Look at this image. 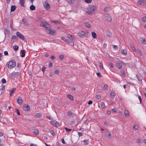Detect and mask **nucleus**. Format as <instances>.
Instances as JSON below:
<instances>
[{
	"label": "nucleus",
	"mask_w": 146,
	"mask_h": 146,
	"mask_svg": "<svg viewBox=\"0 0 146 146\" xmlns=\"http://www.w3.org/2000/svg\"><path fill=\"white\" fill-rule=\"evenodd\" d=\"M67 96L71 100H73L74 98L70 94H68L67 95Z\"/></svg>",
	"instance_id": "nucleus-35"
},
{
	"label": "nucleus",
	"mask_w": 146,
	"mask_h": 146,
	"mask_svg": "<svg viewBox=\"0 0 146 146\" xmlns=\"http://www.w3.org/2000/svg\"><path fill=\"white\" fill-rule=\"evenodd\" d=\"M106 136L108 138L110 139L112 137V135L111 133L109 131H107L106 133Z\"/></svg>",
	"instance_id": "nucleus-13"
},
{
	"label": "nucleus",
	"mask_w": 146,
	"mask_h": 146,
	"mask_svg": "<svg viewBox=\"0 0 146 146\" xmlns=\"http://www.w3.org/2000/svg\"><path fill=\"white\" fill-rule=\"evenodd\" d=\"M85 25L88 28H90L91 27V26L90 24L88 23H85Z\"/></svg>",
	"instance_id": "nucleus-45"
},
{
	"label": "nucleus",
	"mask_w": 146,
	"mask_h": 146,
	"mask_svg": "<svg viewBox=\"0 0 146 146\" xmlns=\"http://www.w3.org/2000/svg\"><path fill=\"white\" fill-rule=\"evenodd\" d=\"M111 111L113 112H116L117 110L116 108H114L111 110Z\"/></svg>",
	"instance_id": "nucleus-61"
},
{
	"label": "nucleus",
	"mask_w": 146,
	"mask_h": 146,
	"mask_svg": "<svg viewBox=\"0 0 146 146\" xmlns=\"http://www.w3.org/2000/svg\"><path fill=\"white\" fill-rule=\"evenodd\" d=\"M42 116L41 114L40 113H37L35 115V117H40Z\"/></svg>",
	"instance_id": "nucleus-32"
},
{
	"label": "nucleus",
	"mask_w": 146,
	"mask_h": 146,
	"mask_svg": "<svg viewBox=\"0 0 146 146\" xmlns=\"http://www.w3.org/2000/svg\"><path fill=\"white\" fill-rule=\"evenodd\" d=\"M50 132L53 136H54L55 135L54 131L52 130H50Z\"/></svg>",
	"instance_id": "nucleus-39"
},
{
	"label": "nucleus",
	"mask_w": 146,
	"mask_h": 146,
	"mask_svg": "<svg viewBox=\"0 0 146 146\" xmlns=\"http://www.w3.org/2000/svg\"><path fill=\"white\" fill-rule=\"evenodd\" d=\"M98 63L99 64V66L100 68H101L102 69H103V64L100 61H98Z\"/></svg>",
	"instance_id": "nucleus-34"
},
{
	"label": "nucleus",
	"mask_w": 146,
	"mask_h": 146,
	"mask_svg": "<svg viewBox=\"0 0 146 146\" xmlns=\"http://www.w3.org/2000/svg\"><path fill=\"white\" fill-rule=\"evenodd\" d=\"M97 9L96 6L93 5L90 6L88 9L87 13L89 15H91L93 13L94 11Z\"/></svg>",
	"instance_id": "nucleus-1"
},
{
	"label": "nucleus",
	"mask_w": 146,
	"mask_h": 146,
	"mask_svg": "<svg viewBox=\"0 0 146 146\" xmlns=\"http://www.w3.org/2000/svg\"><path fill=\"white\" fill-rule=\"evenodd\" d=\"M113 45V48L114 49H117H117L118 47L117 46L115 45Z\"/></svg>",
	"instance_id": "nucleus-62"
},
{
	"label": "nucleus",
	"mask_w": 146,
	"mask_h": 146,
	"mask_svg": "<svg viewBox=\"0 0 146 146\" xmlns=\"http://www.w3.org/2000/svg\"><path fill=\"white\" fill-rule=\"evenodd\" d=\"M64 129H65L66 131L68 132H70L72 130V129L68 128L66 127H64Z\"/></svg>",
	"instance_id": "nucleus-42"
},
{
	"label": "nucleus",
	"mask_w": 146,
	"mask_h": 146,
	"mask_svg": "<svg viewBox=\"0 0 146 146\" xmlns=\"http://www.w3.org/2000/svg\"><path fill=\"white\" fill-rule=\"evenodd\" d=\"M44 6L45 8L46 9H48L50 8V5L49 3L47 2H44Z\"/></svg>",
	"instance_id": "nucleus-11"
},
{
	"label": "nucleus",
	"mask_w": 146,
	"mask_h": 146,
	"mask_svg": "<svg viewBox=\"0 0 146 146\" xmlns=\"http://www.w3.org/2000/svg\"><path fill=\"white\" fill-rule=\"evenodd\" d=\"M138 98L140 102V104H141L142 102V100H141V98L140 96H138Z\"/></svg>",
	"instance_id": "nucleus-46"
},
{
	"label": "nucleus",
	"mask_w": 146,
	"mask_h": 146,
	"mask_svg": "<svg viewBox=\"0 0 146 146\" xmlns=\"http://www.w3.org/2000/svg\"><path fill=\"white\" fill-rule=\"evenodd\" d=\"M15 112L19 115H20V113L19 112V111L18 109H16L15 110Z\"/></svg>",
	"instance_id": "nucleus-54"
},
{
	"label": "nucleus",
	"mask_w": 146,
	"mask_h": 146,
	"mask_svg": "<svg viewBox=\"0 0 146 146\" xmlns=\"http://www.w3.org/2000/svg\"><path fill=\"white\" fill-rule=\"evenodd\" d=\"M46 68L44 66H43L42 67V72H44L45 69H46Z\"/></svg>",
	"instance_id": "nucleus-59"
},
{
	"label": "nucleus",
	"mask_w": 146,
	"mask_h": 146,
	"mask_svg": "<svg viewBox=\"0 0 146 146\" xmlns=\"http://www.w3.org/2000/svg\"><path fill=\"white\" fill-rule=\"evenodd\" d=\"M21 53L22 54V55H21V57L22 58L24 57L25 56V51L23 50H21Z\"/></svg>",
	"instance_id": "nucleus-27"
},
{
	"label": "nucleus",
	"mask_w": 146,
	"mask_h": 146,
	"mask_svg": "<svg viewBox=\"0 0 146 146\" xmlns=\"http://www.w3.org/2000/svg\"><path fill=\"white\" fill-rule=\"evenodd\" d=\"M13 48L15 50H17L19 48V46L17 45H15L13 46Z\"/></svg>",
	"instance_id": "nucleus-36"
},
{
	"label": "nucleus",
	"mask_w": 146,
	"mask_h": 146,
	"mask_svg": "<svg viewBox=\"0 0 146 146\" xmlns=\"http://www.w3.org/2000/svg\"><path fill=\"white\" fill-rule=\"evenodd\" d=\"M40 25L42 27L46 28V29L50 28L51 27L50 25L45 21L41 22Z\"/></svg>",
	"instance_id": "nucleus-2"
},
{
	"label": "nucleus",
	"mask_w": 146,
	"mask_h": 146,
	"mask_svg": "<svg viewBox=\"0 0 146 146\" xmlns=\"http://www.w3.org/2000/svg\"><path fill=\"white\" fill-rule=\"evenodd\" d=\"M22 21L25 25H27L28 24V22L26 19L24 18L22 20Z\"/></svg>",
	"instance_id": "nucleus-17"
},
{
	"label": "nucleus",
	"mask_w": 146,
	"mask_h": 146,
	"mask_svg": "<svg viewBox=\"0 0 146 146\" xmlns=\"http://www.w3.org/2000/svg\"><path fill=\"white\" fill-rule=\"evenodd\" d=\"M16 65V63L14 60H11L9 62L8 64V67L9 68H13Z\"/></svg>",
	"instance_id": "nucleus-4"
},
{
	"label": "nucleus",
	"mask_w": 146,
	"mask_h": 146,
	"mask_svg": "<svg viewBox=\"0 0 146 146\" xmlns=\"http://www.w3.org/2000/svg\"><path fill=\"white\" fill-rule=\"evenodd\" d=\"M73 114L71 111H69L68 113V115L69 116L72 115Z\"/></svg>",
	"instance_id": "nucleus-53"
},
{
	"label": "nucleus",
	"mask_w": 146,
	"mask_h": 146,
	"mask_svg": "<svg viewBox=\"0 0 146 146\" xmlns=\"http://www.w3.org/2000/svg\"><path fill=\"white\" fill-rule=\"evenodd\" d=\"M31 10L33 11L35 9V7L33 5H31L30 7Z\"/></svg>",
	"instance_id": "nucleus-31"
},
{
	"label": "nucleus",
	"mask_w": 146,
	"mask_h": 146,
	"mask_svg": "<svg viewBox=\"0 0 146 146\" xmlns=\"http://www.w3.org/2000/svg\"><path fill=\"white\" fill-rule=\"evenodd\" d=\"M59 58L61 60L64 58V56L63 55H60L59 56Z\"/></svg>",
	"instance_id": "nucleus-51"
},
{
	"label": "nucleus",
	"mask_w": 146,
	"mask_h": 146,
	"mask_svg": "<svg viewBox=\"0 0 146 146\" xmlns=\"http://www.w3.org/2000/svg\"><path fill=\"white\" fill-rule=\"evenodd\" d=\"M16 8V7L15 5H12L11 7V12H13L14 11Z\"/></svg>",
	"instance_id": "nucleus-19"
},
{
	"label": "nucleus",
	"mask_w": 146,
	"mask_h": 146,
	"mask_svg": "<svg viewBox=\"0 0 146 146\" xmlns=\"http://www.w3.org/2000/svg\"><path fill=\"white\" fill-rule=\"evenodd\" d=\"M137 142L138 143H141L142 142V141L140 140V139H138L137 140Z\"/></svg>",
	"instance_id": "nucleus-57"
},
{
	"label": "nucleus",
	"mask_w": 146,
	"mask_h": 146,
	"mask_svg": "<svg viewBox=\"0 0 146 146\" xmlns=\"http://www.w3.org/2000/svg\"><path fill=\"white\" fill-rule=\"evenodd\" d=\"M116 67L119 69H121L122 68V65L120 63H117L116 65Z\"/></svg>",
	"instance_id": "nucleus-26"
},
{
	"label": "nucleus",
	"mask_w": 146,
	"mask_h": 146,
	"mask_svg": "<svg viewBox=\"0 0 146 146\" xmlns=\"http://www.w3.org/2000/svg\"><path fill=\"white\" fill-rule=\"evenodd\" d=\"M16 35L17 37H18L20 39H21L23 40H24L25 38L24 36L21 34L19 32H17L16 33Z\"/></svg>",
	"instance_id": "nucleus-5"
},
{
	"label": "nucleus",
	"mask_w": 146,
	"mask_h": 146,
	"mask_svg": "<svg viewBox=\"0 0 146 146\" xmlns=\"http://www.w3.org/2000/svg\"><path fill=\"white\" fill-rule=\"evenodd\" d=\"M137 3L141 5H146V1L143 0H139L137 1Z\"/></svg>",
	"instance_id": "nucleus-6"
},
{
	"label": "nucleus",
	"mask_w": 146,
	"mask_h": 146,
	"mask_svg": "<svg viewBox=\"0 0 146 146\" xmlns=\"http://www.w3.org/2000/svg\"><path fill=\"white\" fill-rule=\"evenodd\" d=\"M52 125L56 127H58L60 126L58 122L55 120H52L50 121Z\"/></svg>",
	"instance_id": "nucleus-7"
},
{
	"label": "nucleus",
	"mask_w": 146,
	"mask_h": 146,
	"mask_svg": "<svg viewBox=\"0 0 146 146\" xmlns=\"http://www.w3.org/2000/svg\"><path fill=\"white\" fill-rule=\"evenodd\" d=\"M130 46L131 48L134 51H136V49L135 47L134 46L133 44H130Z\"/></svg>",
	"instance_id": "nucleus-24"
},
{
	"label": "nucleus",
	"mask_w": 146,
	"mask_h": 146,
	"mask_svg": "<svg viewBox=\"0 0 146 146\" xmlns=\"http://www.w3.org/2000/svg\"><path fill=\"white\" fill-rule=\"evenodd\" d=\"M20 5L23 7H25L24 3L25 0H20Z\"/></svg>",
	"instance_id": "nucleus-20"
},
{
	"label": "nucleus",
	"mask_w": 146,
	"mask_h": 146,
	"mask_svg": "<svg viewBox=\"0 0 146 146\" xmlns=\"http://www.w3.org/2000/svg\"><path fill=\"white\" fill-rule=\"evenodd\" d=\"M105 19L108 21H110L111 20V18L110 15L108 14H106L104 15Z\"/></svg>",
	"instance_id": "nucleus-10"
},
{
	"label": "nucleus",
	"mask_w": 146,
	"mask_h": 146,
	"mask_svg": "<svg viewBox=\"0 0 146 146\" xmlns=\"http://www.w3.org/2000/svg\"><path fill=\"white\" fill-rule=\"evenodd\" d=\"M16 89L15 88H13L10 91V96H11L13 95V94L15 91Z\"/></svg>",
	"instance_id": "nucleus-15"
},
{
	"label": "nucleus",
	"mask_w": 146,
	"mask_h": 146,
	"mask_svg": "<svg viewBox=\"0 0 146 146\" xmlns=\"http://www.w3.org/2000/svg\"><path fill=\"white\" fill-rule=\"evenodd\" d=\"M46 32L48 34L51 35H54L56 33V31L55 30L50 29V28L46 29Z\"/></svg>",
	"instance_id": "nucleus-3"
},
{
	"label": "nucleus",
	"mask_w": 146,
	"mask_h": 146,
	"mask_svg": "<svg viewBox=\"0 0 146 146\" xmlns=\"http://www.w3.org/2000/svg\"><path fill=\"white\" fill-rule=\"evenodd\" d=\"M69 44H70L71 45L73 46L74 44V43L73 41L72 40H70V41L69 42Z\"/></svg>",
	"instance_id": "nucleus-47"
},
{
	"label": "nucleus",
	"mask_w": 146,
	"mask_h": 146,
	"mask_svg": "<svg viewBox=\"0 0 146 146\" xmlns=\"http://www.w3.org/2000/svg\"><path fill=\"white\" fill-rule=\"evenodd\" d=\"M59 72V70H56L54 71V72L55 74H58Z\"/></svg>",
	"instance_id": "nucleus-58"
},
{
	"label": "nucleus",
	"mask_w": 146,
	"mask_h": 146,
	"mask_svg": "<svg viewBox=\"0 0 146 146\" xmlns=\"http://www.w3.org/2000/svg\"><path fill=\"white\" fill-rule=\"evenodd\" d=\"M124 114L127 117H128L129 116V113L128 111L127 110H124Z\"/></svg>",
	"instance_id": "nucleus-25"
},
{
	"label": "nucleus",
	"mask_w": 146,
	"mask_h": 146,
	"mask_svg": "<svg viewBox=\"0 0 146 146\" xmlns=\"http://www.w3.org/2000/svg\"><path fill=\"white\" fill-rule=\"evenodd\" d=\"M4 54L5 55H8V52L7 51H4Z\"/></svg>",
	"instance_id": "nucleus-64"
},
{
	"label": "nucleus",
	"mask_w": 146,
	"mask_h": 146,
	"mask_svg": "<svg viewBox=\"0 0 146 146\" xmlns=\"http://www.w3.org/2000/svg\"><path fill=\"white\" fill-rule=\"evenodd\" d=\"M67 36L69 39H70V40H72L74 38V37L71 35L67 34Z\"/></svg>",
	"instance_id": "nucleus-18"
},
{
	"label": "nucleus",
	"mask_w": 146,
	"mask_h": 146,
	"mask_svg": "<svg viewBox=\"0 0 146 146\" xmlns=\"http://www.w3.org/2000/svg\"><path fill=\"white\" fill-rule=\"evenodd\" d=\"M138 53L141 56H143L142 52L141 50H138Z\"/></svg>",
	"instance_id": "nucleus-40"
},
{
	"label": "nucleus",
	"mask_w": 146,
	"mask_h": 146,
	"mask_svg": "<svg viewBox=\"0 0 146 146\" xmlns=\"http://www.w3.org/2000/svg\"><path fill=\"white\" fill-rule=\"evenodd\" d=\"M101 108H105V105L104 103L102 102L101 104Z\"/></svg>",
	"instance_id": "nucleus-41"
},
{
	"label": "nucleus",
	"mask_w": 146,
	"mask_h": 146,
	"mask_svg": "<svg viewBox=\"0 0 146 146\" xmlns=\"http://www.w3.org/2000/svg\"><path fill=\"white\" fill-rule=\"evenodd\" d=\"M121 74L122 75V76L123 77L125 76V71L123 70H121Z\"/></svg>",
	"instance_id": "nucleus-38"
},
{
	"label": "nucleus",
	"mask_w": 146,
	"mask_h": 146,
	"mask_svg": "<svg viewBox=\"0 0 146 146\" xmlns=\"http://www.w3.org/2000/svg\"><path fill=\"white\" fill-rule=\"evenodd\" d=\"M32 132L35 135H38L39 134V132L37 129H32Z\"/></svg>",
	"instance_id": "nucleus-12"
},
{
	"label": "nucleus",
	"mask_w": 146,
	"mask_h": 146,
	"mask_svg": "<svg viewBox=\"0 0 146 146\" xmlns=\"http://www.w3.org/2000/svg\"><path fill=\"white\" fill-rule=\"evenodd\" d=\"M142 20L143 22H146V17H145L142 18Z\"/></svg>",
	"instance_id": "nucleus-44"
},
{
	"label": "nucleus",
	"mask_w": 146,
	"mask_h": 146,
	"mask_svg": "<svg viewBox=\"0 0 146 146\" xmlns=\"http://www.w3.org/2000/svg\"><path fill=\"white\" fill-rule=\"evenodd\" d=\"M143 37H141L140 39H143L141 40V42L143 44L145 45L146 44V40L145 39H143Z\"/></svg>",
	"instance_id": "nucleus-21"
},
{
	"label": "nucleus",
	"mask_w": 146,
	"mask_h": 146,
	"mask_svg": "<svg viewBox=\"0 0 146 146\" xmlns=\"http://www.w3.org/2000/svg\"><path fill=\"white\" fill-rule=\"evenodd\" d=\"M92 0H84V1L86 3H90L92 2Z\"/></svg>",
	"instance_id": "nucleus-50"
},
{
	"label": "nucleus",
	"mask_w": 146,
	"mask_h": 146,
	"mask_svg": "<svg viewBox=\"0 0 146 146\" xmlns=\"http://www.w3.org/2000/svg\"><path fill=\"white\" fill-rule=\"evenodd\" d=\"M106 35L109 37H111L112 36V33L110 31H107L106 33Z\"/></svg>",
	"instance_id": "nucleus-28"
},
{
	"label": "nucleus",
	"mask_w": 146,
	"mask_h": 146,
	"mask_svg": "<svg viewBox=\"0 0 146 146\" xmlns=\"http://www.w3.org/2000/svg\"><path fill=\"white\" fill-rule=\"evenodd\" d=\"M19 73L18 72L13 73L11 74V76H14V77H17L19 75Z\"/></svg>",
	"instance_id": "nucleus-16"
},
{
	"label": "nucleus",
	"mask_w": 146,
	"mask_h": 146,
	"mask_svg": "<svg viewBox=\"0 0 146 146\" xmlns=\"http://www.w3.org/2000/svg\"><path fill=\"white\" fill-rule=\"evenodd\" d=\"M138 128V125H135L133 126V128L135 130H137Z\"/></svg>",
	"instance_id": "nucleus-37"
},
{
	"label": "nucleus",
	"mask_w": 146,
	"mask_h": 146,
	"mask_svg": "<svg viewBox=\"0 0 146 146\" xmlns=\"http://www.w3.org/2000/svg\"><path fill=\"white\" fill-rule=\"evenodd\" d=\"M109 66L111 68H113V66L111 62H110L109 63Z\"/></svg>",
	"instance_id": "nucleus-49"
},
{
	"label": "nucleus",
	"mask_w": 146,
	"mask_h": 146,
	"mask_svg": "<svg viewBox=\"0 0 146 146\" xmlns=\"http://www.w3.org/2000/svg\"><path fill=\"white\" fill-rule=\"evenodd\" d=\"M11 40H14L13 41H15L17 40V38L15 36H13L11 37Z\"/></svg>",
	"instance_id": "nucleus-33"
},
{
	"label": "nucleus",
	"mask_w": 146,
	"mask_h": 146,
	"mask_svg": "<svg viewBox=\"0 0 146 146\" xmlns=\"http://www.w3.org/2000/svg\"><path fill=\"white\" fill-rule=\"evenodd\" d=\"M78 133L79 137L81 136L83 134L81 132H78Z\"/></svg>",
	"instance_id": "nucleus-56"
},
{
	"label": "nucleus",
	"mask_w": 146,
	"mask_h": 146,
	"mask_svg": "<svg viewBox=\"0 0 146 146\" xmlns=\"http://www.w3.org/2000/svg\"><path fill=\"white\" fill-rule=\"evenodd\" d=\"M23 109L25 111H28L30 110V108L28 105L25 104L23 107Z\"/></svg>",
	"instance_id": "nucleus-9"
},
{
	"label": "nucleus",
	"mask_w": 146,
	"mask_h": 146,
	"mask_svg": "<svg viewBox=\"0 0 146 146\" xmlns=\"http://www.w3.org/2000/svg\"><path fill=\"white\" fill-rule=\"evenodd\" d=\"M17 102L18 104L19 105H22L23 102V100L21 97H19L17 98Z\"/></svg>",
	"instance_id": "nucleus-8"
},
{
	"label": "nucleus",
	"mask_w": 146,
	"mask_h": 146,
	"mask_svg": "<svg viewBox=\"0 0 146 146\" xmlns=\"http://www.w3.org/2000/svg\"><path fill=\"white\" fill-rule=\"evenodd\" d=\"M109 9L110 8L109 7H105L104 8V11L106 12H107Z\"/></svg>",
	"instance_id": "nucleus-55"
},
{
	"label": "nucleus",
	"mask_w": 146,
	"mask_h": 146,
	"mask_svg": "<svg viewBox=\"0 0 146 146\" xmlns=\"http://www.w3.org/2000/svg\"><path fill=\"white\" fill-rule=\"evenodd\" d=\"M103 88L104 90H107L108 88V85L107 84H105L104 85Z\"/></svg>",
	"instance_id": "nucleus-52"
},
{
	"label": "nucleus",
	"mask_w": 146,
	"mask_h": 146,
	"mask_svg": "<svg viewBox=\"0 0 146 146\" xmlns=\"http://www.w3.org/2000/svg\"><path fill=\"white\" fill-rule=\"evenodd\" d=\"M110 96L111 98H113L115 96V93L114 92H111L110 94Z\"/></svg>",
	"instance_id": "nucleus-22"
},
{
	"label": "nucleus",
	"mask_w": 146,
	"mask_h": 146,
	"mask_svg": "<svg viewBox=\"0 0 146 146\" xmlns=\"http://www.w3.org/2000/svg\"><path fill=\"white\" fill-rule=\"evenodd\" d=\"M84 141V142L86 143L85 144H84L86 145H87L88 144V140H85Z\"/></svg>",
	"instance_id": "nucleus-63"
},
{
	"label": "nucleus",
	"mask_w": 146,
	"mask_h": 146,
	"mask_svg": "<svg viewBox=\"0 0 146 146\" xmlns=\"http://www.w3.org/2000/svg\"><path fill=\"white\" fill-rule=\"evenodd\" d=\"M96 98L98 99H99L101 98V96L100 95H96Z\"/></svg>",
	"instance_id": "nucleus-60"
},
{
	"label": "nucleus",
	"mask_w": 146,
	"mask_h": 146,
	"mask_svg": "<svg viewBox=\"0 0 146 146\" xmlns=\"http://www.w3.org/2000/svg\"><path fill=\"white\" fill-rule=\"evenodd\" d=\"M92 36L94 38H96L97 37L96 34L94 32H92Z\"/></svg>",
	"instance_id": "nucleus-30"
},
{
	"label": "nucleus",
	"mask_w": 146,
	"mask_h": 146,
	"mask_svg": "<svg viewBox=\"0 0 146 146\" xmlns=\"http://www.w3.org/2000/svg\"><path fill=\"white\" fill-rule=\"evenodd\" d=\"M121 53L122 55L125 56L127 55V50L126 49L123 50L121 51Z\"/></svg>",
	"instance_id": "nucleus-23"
},
{
	"label": "nucleus",
	"mask_w": 146,
	"mask_h": 146,
	"mask_svg": "<svg viewBox=\"0 0 146 146\" xmlns=\"http://www.w3.org/2000/svg\"><path fill=\"white\" fill-rule=\"evenodd\" d=\"M1 82L3 84H5L6 82V80L4 78H3L1 80Z\"/></svg>",
	"instance_id": "nucleus-43"
},
{
	"label": "nucleus",
	"mask_w": 146,
	"mask_h": 146,
	"mask_svg": "<svg viewBox=\"0 0 146 146\" xmlns=\"http://www.w3.org/2000/svg\"><path fill=\"white\" fill-rule=\"evenodd\" d=\"M96 74L99 77H101L102 76L101 74V73L100 72H98L96 73Z\"/></svg>",
	"instance_id": "nucleus-48"
},
{
	"label": "nucleus",
	"mask_w": 146,
	"mask_h": 146,
	"mask_svg": "<svg viewBox=\"0 0 146 146\" xmlns=\"http://www.w3.org/2000/svg\"><path fill=\"white\" fill-rule=\"evenodd\" d=\"M85 33L84 31H81L80 32L78 33V35L80 37L82 38L85 35Z\"/></svg>",
	"instance_id": "nucleus-14"
},
{
	"label": "nucleus",
	"mask_w": 146,
	"mask_h": 146,
	"mask_svg": "<svg viewBox=\"0 0 146 146\" xmlns=\"http://www.w3.org/2000/svg\"><path fill=\"white\" fill-rule=\"evenodd\" d=\"M136 77H137L138 80L139 81H141L142 80V77L140 76H138L137 75H136Z\"/></svg>",
	"instance_id": "nucleus-29"
}]
</instances>
